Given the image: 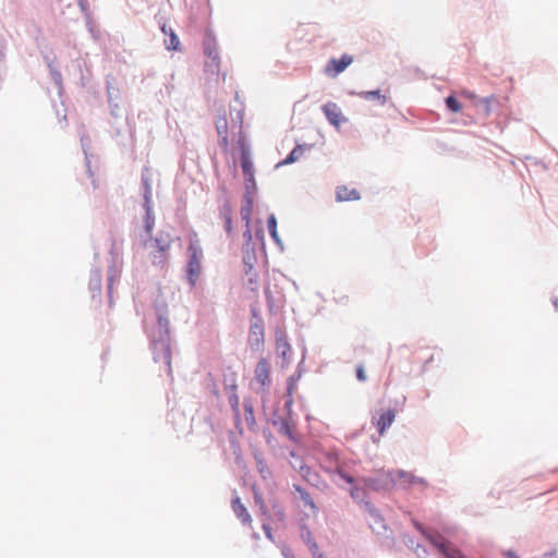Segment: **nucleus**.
<instances>
[{"mask_svg":"<svg viewBox=\"0 0 558 558\" xmlns=\"http://www.w3.org/2000/svg\"><path fill=\"white\" fill-rule=\"evenodd\" d=\"M232 122L238 125L239 128V137L236 141L240 156H245L251 154V146L247 143L244 134L242 133V123H243V106L241 105V108L236 110L235 118L232 117Z\"/></svg>","mask_w":558,"mask_h":558,"instance_id":"4468645a","label":"nucleus"},{"mask_svg":"<svg viewBox=\"0 0 558 558\" xmlns=\"http://www.w3.org/2000/svg\"><path fill=\"white\" fill-rule=\"evenodd\" d=\"M5 51H7V40L0 34V63L4 62V60H5Z\"/></svg>","mask_w":558,"mask_h":558,"instance_id":"603ef678","label":"nucleus"},{"mask_svg":"<svg viewBox=\"0 0 558 558\" xmlns=\"http://www.w3.org/2000/svg\"><path fill=\"white\" fill-rule=\"evenodd\" d=\"M360 482L364 484L367 489L374 492H386L391 489L397 484V470H381L373 475L361 477Z\"/></svg>","mask_w":558,"mask_h":558,"instance_id":"39448f33","label":"nucleus"},{"mask_svg":"<svg viewBox=\"0 0 558 558\" xmlns=\"http://www.w3.org/2000/svg\"><path fill=\"white\" fill-rule=\"evenodd\" d=\"M542 558H557L556 550L545 553Z\"/></svg>","mask_w":558,"mask_h":558,"instance_id":"69168bd1","label":"nucleus"},{"mask_svg":"<svg viewBox=\"0 0 558 558\" xmlns=\"http://www.w3.org/2000/svg\"><path fill=\"white\" fill-rule=\"evenodd\" d=\"M77 3L82 12H88L89 4L87 0H77Z\"/></svg>","mask_w":558,"mask_h":558,"instance_id":"680f3d73","label":"nucleus"},{"mask_svg":"<svg viewBox=\"0 0 558 558\" xmlns=\"http://www.w3.org/2000/svg\"><path fill=\"white\" fill-rule=\"evenodd\" d=\"M156 312V326L149 335V348L155 363H160L165 367L168 376H171V357L173 339L170 333V320L168 304L165 300L157 299L154 303Z\"/></svg>","mask_w":558,"mask_h":558,"instance_id":"f257e3e1","label":"nucleus"},{"mask_svg":"<svg viewBox=\"0 0 558 558\" xmlns=\"http://www.w3.org/2000/svg\"><path fill=\"white\" fill-rule=\"evenodd\" d=\"M265 341V324H250L248 344L253 351H262Z\"/></svg>","mask_w":558,"mask_h":558,"instance_id":"ddd939ff","label":"nucleus"},{"mask_svg":"<svg viewBox=\"0 0 558 558\" xmlns=\"http://www.w3.org/2000/svg\"><path fill=\"white\" fill-rule=\"evenodd\" d=\"M325 462H320V469L332 476V480L340 485V482L347 484L353 483V476L343 472L338 463V458L335 453L324 452Z\"/></svg>","mask_w":558,"mask_h":558,"instance_id":"6e6552de","label":"nucleus"},{"mask_svg":"<svg viewBox=\"0 0 558 558\" xmlns=\"http://www.w3.org/2000/svg\"><path fill=\"white\" fill-rule=\"evenodd\" d=\"M243 407H244V414H245L246 424L248 425V427L251 429H253L254 426L256 425V421H255V416H254L253 403L251 401H244Z\"/></svg>","mask_w":558,"mask_h":558,"instance_id":"c9c22d12","label":"nucleus"},{"mask_svg":"<svg viewBox=\"0 0 558 558\" xmlns=\"http://www.w3.org/2000/svg\"><path fill=\"white\" fill-rule=\"evenodd\" d=\"M254 199L252 195L243 194L242 205H241V218L245 221V225H248L251 221V216L253 211Z\"/></svg>","mask_w":558,"mask_h":558,"instance_id":"393cba45","label":"nucleus"},{"mask_svg":"<svg viewBox=\"0 0 558 558\" xmlns=\"http://www.w3.org/2000/svg\"><path fill=\"white\" fill-rule=\"evenodd\" d=\"M396 418V411L393 409H388L383 412L376 422V427L379 435H384L386 430L392 425Z\"/></svg>","mask_w":558,"mask_h":558,"instance_id":"aec40b11","label":"nucleus"},{"mask_svg":"<svg viewBox=\"0 0 558 558\" xmlns=\"http://www.w3.org/2000/svg\"><path fill=\"white\" fill-rule=\"evenodd\" d=\"M257 243L251 244L250 246L243 247V264L245 267V275H250L254 269V266L257 262V253H256Z\"/></svg>","mask_w":558,"mask_h":558,"instance_id":"f3484780","label":"nucleus"},{"mask_svg":"<svg viewBox=\"0 0 558 558\" xmlns=\"http://www.w3.org/2000/svg\"><path fill=\"white\" fill-rule=\"evenodd\" d=\"M356 95L360 98L368 100V101H377L380 106H384L388 100V97L386 95L381 94L379 89L363 90V92L356 93Z\"/></svg>","mask_w":558,"mask_h":558,"instance_id":"bb28decb","label":"nucleus"},{"mask_svg":"<svg viewBox=\"0 0 558 558\" xmlns=\"http://www.w3.org/2000/svg\"><path fill=\"white\" fill-rule=\"evenodd\" d=\"M219 215L225 222V230L227 233L232 232V207L230 201L225 197L222 204L219 207Z\"/></svg>","mask_w":558,"mask_h":558,"instance_id":"412c9836","label":"nucleus"},{"mask_svg":"<svg viewBox=\"0 0 558 558\" xmlns=\"http://www.w3.org/2000/svg\"><path fill=\"white\" fill-rule=\"evenodd\" d=\"M114 77L112 75L106 76V89H107V98L108 102H113L120 99V90L117 86H114Z\"/></svg>","mask_w":558,"mask_h":558,"instance_id":"c756f323","label":"nucleus"},{"mask_svg":"<svg viewBox=\"0 0 558 558\" xmlns=\"http://www.w3.org/2000/svg\"><path fill=\"white\" fill-rule=\"evenodd\" d=\"M299 470L302 474V477L308 482V476L311 475V468L300 462Z\"/></svg>","mask_w":558,"mask_h":558,"instance_id":"5fc2aeb1","label":"nucleus"},{"mask_svg":"<svg viewBox=\"0 0 558 558\" xmlns=\"http://www.w3.org/2000/svg\"><path fill=\"white\" fill-rule=\"evenodd\" d=\"M492 98L493 97H485V98L481 99V104H483L485 106V109L487 112L489 111V102H490Z\"/></svg>","mask_w":558,"mask_h":558,"instance_id":"0e129e2a","label":"nucleus"},{"mask_svg":"<svg viewBox=\"0 0 558 558\" xmlns=\"http://www.w3.org/2000/svg\"><path fill=\"white\" fill-rule=\"evenodd\" d=\"M356 378L360 380V381H364L366 380V374H365V371L362 366H359L356 368Z\"/></svg>","mask_w":558,"mask_h":558,"instance_id":"bf43d9fd","label":"nucleus"},{"mask_svg":"<svg viewBox=\"0 0 558 558\" xmlns=\"http://www.w3.org/2000/svg\"><path fill=\"white\" fill-rule=\"evenodd\" d=\"M49 74H50V78L52 80L56 87L58 88L59 95H61L63 92V81H62L61 72L58 70L57 66H51L49 69Z\"/></svg>","mask_w":558,"mask_h":558,"instance_id":"e433bc0d","label":"nucleus"},{"mask_svg":"<svg viewBox=\"0 0 558 558\" xmlns=\"http://www.w3.org/2000/svg\"><path fill=\"white\" fill-rule=\"evenodd\" d=\"M365 511L368 514V525L377 535L380 544L387 548H391L395 545L393 533L392 530L387 525L380 511L369 501H365Z\"/></svg>","mask_w":558,"mask_h":558,"instance_id":"20e7f679","label":"nucleus"},{"mask_svg":"<svg viewBox=\"0 0 558 558\" xmlns=\"http://www.w3.org/2000/svg\"><path fill=\"white\" fill-rule=\"evenodd\" d=\"M403 543L407 547L414 551L415 545L417 544L414 538L408 534L403 535Z\"/></svg>","mask_w":558,"mask_h":558,"instance_id":"6e6d98bb","label":"nucleus"},{"mask_svg":"<svg viewBox=\"0 0 558 558\" xmlns=\"http://www.w3.org/2000/svg\"><path fill=\"white\" fill-rule=\"evenodd\" d=\"M276 354L277 359H281V367H284L290 362L291 347L288 342V337L284 332L276 331Z\"/></svg>","mask_w":558,"mask_h":558,"instance_id":"f8f14e48","label":"nucleus"},{"mask_svg":"<svg viewBox=\"0 0 558 558\" xmlns=\"http://www.w3.org/2000/svg\"><path fill=\"white\" fill-rule=\"evenodd\" d=\"M350 485V488H349V492H350V496L352 497V499L359 504H363L365 506V501L366 500V489L367 487L364 486V484H362L360 482V480L357 482H355V480L353 478V483L352 484H349Z\"/></svg>","mask_w":558,"mask_h":558,"instance_id":"5701e85b","label":"nucleus"},{"mask_svg":"<svg viewBox=\"0 0 558 558\" xmlns=\"http://www.w3.org/2000/svg\"><path fill=\"white\" fill-rule=\"evenodd\" d=\"M113 281H114V270H113V268H110L108 271V278H107V290H108L109 296H111V293H112Z\"/></svg>","mask_w":558,"mask_h":558,"instance_id":"3c124183","label":"nucleus"},{"mask_svg":"<svg viewBox=\"0 0 558 558\" xmlns=\"http://www.w3.org/2000/svg\"><path fill=\"white\" fill-rule=\"evenodd\" d=\"M414 527L427 539L445 558H464L461 553L454 549L451 544L439 533L429 532L418 521H413ZM506 558H520L514 551L506 550Z\"/></svg>","mask_w":558,"mask_h":558,"instance_id":"7ed1b4c3","label":"nucleus"},{"mask_svg":"<svg viewBox=\"0 0 558 558\" xmlns=\"http://www.w3.org/2000/svg\"><path fill=\"white\" fill-rule=\"evenodd\" d=\"M141 185L143 190V206L153 205L150 179L145 174H142Z\"/></svg>","mask_w":558,"mask_h":558,"instance_id":"7c9ffc66","label":"nucleus"},{"mask_svg":"<svg viewBox=\"0 0 558 558\" xmlns=\"http://www.w3.org/2000/svg\"><path fill=\"white\" fill-rule=\"evenodd\" d=\"M353 62V57L348 53H343L339 59L331 58L326 66L324 68V74L328 77H336L342 73Z\"/></svg>","mask_w":558,"mask_h":558,"instance_id":"9b49d317","label":"nucleus"},{"mask_svg":"<svg viewBox=\"0 0 558 558\" xmlns=\"http://www.w3.org/2000/svg\"><path fill=\"white\" fill-rule=\"evenodd\" d=\"M216 130L218 136L228 134V121L226 117L218 118V120L216 121Z\"/></svg>","mask_w":558,"mask_h":558,"instance_id":"ea45409f","label":"nucleus"},{"mask_svg":"<svg viewBox=\"0 0 558 558\" xmlns=\"http://www.w3.org/2000/svg\"><path fill=\"white\" fill-rule=\"evenodd\" d=\"M361 198V194L356 189H349L345 185H340L336 190V201L337 202H348V201H359Z\"/></svg>","mask_w":558,"mask_h":558,"instance_id":"4be33fe9","label":"nucleus"},{"mask_svg":"<svg viewBox=\"0 0 558 558\" xmlns=\"http://www.w3.org/2000/svg\"><path fill=\"white\" fill-rule=\"evenodd\" d=\"M231 504L233 512L238 519L242 521L243 524L250 523L252 521L251 514L248 513L246 507L242 504L240 497H234Z\"/></svg>","mask_w":558,"mask_h":558,"instance_id":"b1692460","label":"nucleus"},{"mask_svg":"<svg viewBox=\"0 0 558 558\" xmlns=\"http://www.w3.org/2000/svg\"><path fill=\"white\" fill-rule=\"evenodd\" d=\"M236 379L234 377V375H232L229 379L226 378L225 379V389L227 391V393L229 395L230 392H236Z\"/></svg>","mask_w":558,"mask_h":558,"instance_id":"a18cd8bd","label":"nucleus"},{"mask_svg":"<svg viewBox=\"0 0 558 558\" xmlns=\"http://www.w3.org/2000/svg\"><path fill=\"white\" fill-rule=\"evenodd\" d=\"M172 243L171 235L168 232L159 231L154 238V244L159 254H154L153 264H162L166 259V253L170 250Z\"/></svg>","mask_w":558,"mask_h":558,"instance_id":"9d476101","label":"nucleus"},{"mask_svg":"<svg viewBox=\"0 0 558 558\" xmlns=\"http://www.w3.org/2000/svg\"><path fill=\"white\" fill-rule=\"evenodd\" d=\"M301 365H302V363H300L298 365L296 372L293 375H291L287 380V392L290 397V399L287 401V404H290L292 402L291 396H292L295 383L300 379L301 374H302Z\"/></svg>","mask_w":558,"mask_h":558,"instance_id":"72a5a7b5","label":"nucleus"},{"mask_svg":"<svg viewBox=\"0 0 558 558\" xmlns=\"http://www.w3.org/2000/svg\"><path fill=\"white\" fill-rule=\"evenodd\" d=\"M311 148L312 145L296 144V146L287 155V157L276 165V168L294 163L303 156L305 150H311Z\"/></svg>","mask_w":558,"mask_h":558,"instance_id":"a211bd4d","label":"nucleus"},{"mask_svg":"<svg viewBox=\"0 0 558 558\" xmlns=\"http://www.w3.org/2000/svg\"><path fill=\"white\" fill-rule=\"evenodd\" d=\"M263 529H264V531H265L266 536H267L268 538H270V539H271V538H272V535H271L270 527H269L268 525L264 524V525H263Z\"/></svg>","mask_w":558,"mask_h":558,"instance_id":"774afa93","label":"nucleus"},{"mask_svg":"<svg viewBox=\"0 0 558 558\" xmlns=\"http://www.w3.org/2000/svg\"><path fill=\"white\" fill-rule=\"evenodd\" d=\"M160 29L163 33V35L167 37L165 38V47L167 50H180V39L175 32L168 27L166 23L160 25Z\"/></svg>","mask_w":558,"mask_h":558,"instance_id":"6ab92c4d","label":"nucleus"},{"mask_svg":"<svg viewBox=\"0 0 558 558\" xmlns=\"http://www.w3.org/2000/svg\"><path fill=\"white\" fill-rule=\"evenodd\" d=\"M414 553L418 558H426L428 555L426 547L421 544L415 545Z\"/></svg>","mask_w":558,"mask_h":558,"instance_id":"864d4df0","label":"nucleus"},{"mask_svg":"<svg viewBox=\"0 0 558 558\" xmlns=\"http://www.w3.org/2000/svg\"><path fill=\"white\" fill-rule=\"evenodd\" d=\"M256 462H257V469H258L260 476L264 480L268 478L271 475V472H270L269 468L267 466V464L264 462L263 459H258V458H256Z\"/></svg>","mask_w":558,"mask_h":558,"instance_id":"37998d69","label":"nucleus"},{"mask_svg":"<svg viewBox=\"0 0 558 558\" xmlns=\"http://www.w3.org/2000/svg\"><path fill=\"white\" fill-rule=\"evenodd\" d=\"M264 293L269 314L278 315L286 304V295L282 288H280L277 283L267 281L264 288Z\"/></svg>","mask_w":558,"mask_h":558,"instance_id":"423d86ee","label":"nucleus"},{"mask_svg":"<svg viewBox=\"0 0 558 558\" xmlns=\"http://www.w3.org/2000/svg\"><path fill=\"white\" fill-rule=\"evenodd\" d=\"M218 137H219V140H218L219 146L222 147V148H227L228 145H229L228 134L227 135H220Z\"/></svg>","mask_w":558,"mask_h":558,"instance_id":"052dcab7","label":"nucleus"},{"mask_svg":"<svg viewBox=\"0 0 558 558\" xmlns=\"http://www.w3.org/2000/svg\"><path fill=\"white\" fill-rule=\"evenodd\" d=\"M398 481H403L408 486L422 485L427 486V482L423 477L413 475L404 470H397Z\"/></svg>","mask_w":558,"mask_h":558,"instance_id":"a878e982","label":"nucleus"},{"mask_svg":"<svg viewBox=\"0 0 558 558\" xmlns=\"http://www.w3.org/2000/svg\"><path fill=\"white\" fill-rule=\"evenodd\" d=\"M81 145H82L83 153L85 155L87 172H88L89 175H92L90 161H89V158H88V149L90 147V140H89V137H87L85 135H82L81 136Z\"/></svg>","mask_w":558,"mask_h":558,"instance_id":"4c0bfd02","label":"nucleus"},{"mask_svg":"<svg viewBox=\"0 0 558 558\" xmlns=\"http://www.w3.org/2000/svg\"><path fill=\"white\" fill-rule=\"evenodd\" d=\"M145 215L143 217L144 230L148 238H151V233L155 227V216L153 211V205L143 206Z\"/></svg>","mask_w":558,"mask_h":558,"instance_id":"cd10ccee","label":"nucleus"},{"mask_svg":"<svg viewBox=\"0 0 558 558\" xmlns=\"http://www.w3.org/2000/svg\"><path fill=\"white\" fill-rule=\"evenodd\" d=\"M281 553H282V556H283L284 558H295V557H294V555H293L292 549H290V548H288V547H283V548H282V550H281Z\"/></svg>","mask_w":558,"mask_h":558,"instance_id":"e2e57ef3","label":"nucleus"},{"mask_svg":"<svg viewBox=\"0 0 558 558\" xmlns=\"http://www.w3.org/2000/svg\"><path fill=\"white\" fill-rule=\"evenodd\" d=\"M43 58H44V61L48 69H50L51 66H56L54 65L56 56H51L49 53H44Z\"/></svg>","mask_w":558,"mask_h":558,"instance_id":"4d7b16f0","label":"nucleus"},{"mask_svg":"<svg viewBox=\"0 0 558 558\" xmlns=\"http://www.w3.org/2000/svg\"><path fill=\"white\" fill-rule=\"evenodd\" d=\"M248 278H247V284L250 286V289L252 291H256L257 289V282H258V275L257 272L253 269L252 272H250V275H246Z\"/></svg>","mask_w":558,"mask_h":558,"instance_id":"49530a36","label":"nucleus"},{"mask_svg":"<svg viewBox=\"0 0 558 558\" xmlns=\"http://www.w3.org/2000/svg\"><path fill=\"white\" fill-rule=\"evenodd\" d=\"M323 112L328 122L337 129L340 128L341 122L347 121V118L343 117L341 109L335 102L329 101L324 105Z\"/></svg>","mask_w":558,"mask_h":558,"instance_id":"2eb2a0df","label":"nucleus"},{"mask_svg":"<svg viewBox=\"0 0 558 558\" xmlns=\"http://www.w3.org/2000/svg\"><path fill=\"white\" fill-rule=\"evenodd\" d=\"M257 189L256 181L254 174L252 177H245V193L252 195L255 193Z\"/></svg>","mask_w":558,"mask_h":558,"instance_id":"79ce46f5","label":"nucleus"},{"mask_svg":"<svg viewBox=\"0 0 558 558\" xmlns=\"http://www.w3.org/2000/svg\"><path fill=\"white\" fill-rule=\"evenodd\" d=\"M187 251L190 253L186 266L187 280L191 287H194L201 274V258L203 251L195 242L189 244Z\"/></svg>","mask_w":558,"mask_h":558,"instance_id":"1a4fd4ad","label":"nucleus"},{"mask_svg":"<svg viewBox=\"0 0 558 558\" xmlns=\"http://www.w3.org/2000/svg\"><path fill=\"white\" fill-rule=\"evenodd\" d=\"M254 242L260 247L262 253L265 255V234L263 228H258L254 233Z\"/></svg>","mask_w":558,"mask_h":558,"instance_id":"a19ab883","label":"nucleus"},{"mask_svg":"<svg viewBox=\"0 0 558 558\" xmlns=\"http://www.w3.org/2000/svg\"><path fill=\"white\" fill-rule=\"evenodd\" d=\"M280 421H283V420L280 416L275 415V417L271 418V424L279 427Z\"/></svg>","mask_w":558,"mask_h":558,"instance_id":"338daca9","label":"nucleus"},{"mask_svg":"<svg viewBox=\"0 0 558 558\" xmlns=\"http://www.w3.org/2000/svg\"><path fill=\"white\" fill-rule=\"evenodd\" d=\"M445 104L447 109L451 112H459L462 108L461 102L453 95H449L448 97H446Z\"/></svg>","mask_w":558,"mask_h":558,"instance_id":"58836bf2","label":"nucleus"},{"mask_svg":"<svg viewBox=\"0 0 558 558\" xmlns=\"http://www.w3.org/2000/svg\"><path fill=\"white\" fill-rule=\"evenodd\" d=\"M204 54L208 59L205 62V68L207 72L211 74L218 73L220 68V57L217 49L216 38L213 36L210 31L206 32L204 41H203Z\"/></svg>","mask_w":558,"mask_h":558,"instance_id":"0eeeda50","label":"nucleus"},{"mask_svg":"<svg viewBox=\"0 0 558 558\" xmlns=\"http://www.w3.org/2000/svg\"><path fill=\"white\" fill-rule=\"evenodd\" d=\"M270 364L267 359L262 357L255 367L254 375L257 383L262 386H268L270 384Z\"/></svg>","mask_w":558,"mask_h":558,"instance_id":"dca6fc26","label":"nucleus"},{"mask_svg":"<svg viewBox=\"0 0 558 558\" xmlns=\"http://www.w3.org/2000/svg\"><path fill=\"white\" fill-rule=\"evenodd\" d=\"M108 104H109V107H110L111 116L114 117V118H119L121 116V108L119 106L118 100H116L113 102H108Z\"/></svg>","mask_w":558,"mask_h":558,"instance_id":"8fccbe9b","label":"nucleus"},{"mask_svg":"<svg viewBox=\"0 0 558 558\" xmlns=\"http://www.w3.org/2000/svg\"><path fill=\"white\" fill-rule=\"evenodd\" d=\"M240 159H241V168H242L244 178L252 177V174H254V165H253L251 154L245 155V156H240Z\"/></svg>","mask_w":558,"mask_h":558,"instance_id":"f704fd0d","label":"nucleus"},{"mask_svg":"<svg viewBox=\"0 0 558 558\" xmlns=\"http://www.w3.org/2000/svg\"><path fill=\"white\" fill-rule=\"evenodd\" d=\"M243 238L245 240V243L243 245V247L245 246H250L251 244H254V239H253V235H252V231H251V228H250V223L246 225V229L245 231L243 232Z\"/></svg>","mask_w":558,"mask_h":558,"instance_id":"09e8293b","label":"nucleus"},{"mask_svg":"<svg viewBox=\"0 0 558 558\" xmlns=\"http://www.w3.org/2000/svg\"><path fill=\"white\" fill-rule=\"evenodd\" d=\"M228 400H229V404L234 413L235 426L239 429V432L242 434L243 430L240 427L241 418H240V410H239V397H238L236 392H234V391L230 392L228 395Z\"/></svg>","mask_w":558,"mask_h":558,"instance_id":"2f4dec72","label":"nucleus"},{"mask_svg":"<svg viewBox=\"0 0 558 558\" xmlns=\"http://www.w3.org/2000/svg\"><path fill=\"white\" fill-rule=\"evenodd\" d=\"M83 65H86L85 61L83 62ZM78 69H80V71H82V63H78ZM80 80H81L82 86L85 87L88 83V77L83 72H81Z\"/></svg>","mask_w":558,"mask_h":558,"instance_id":"13d9d810","label":"nucleus"},{"mask_svg":"<svg viewBox=\"0 0 558 558\" xmlns=\"http://www.w3.org/2000/svg\"><path fill=\"white\" fill-rule=\"evenodd\" d=\"M250 312H251L250 324H257V325L264 324V319L259 313V310L256 306H251Z\"/></svg>","mask_w":558,"mask_h":558,"instance_id":"c03bdc74","label":"nucleus"},{"mask_svg":"<svg viewBox=\"0 0 558 558\" xmlns=\"http://www.w3.org/2000/svg\"><path fill=\"white\" fill-rule=\"evenodd\" d=\"M291 495L292 502L296 509L295 520L300 529L301 538L314 554V537L310 525L311 515L305 512L306 508L314 512V498L306 488L298 483L292 484Z\"/></svg>","mask_w":558,"mask_h":558,"instance_id":"f03ea898","label":"nucleus"},{"mask_svg":"<svg viewBox=\"0 0 558 558\" xmlns=\"http://www.w3.org/2000/svg\"><path fill=\"white\" fill-rule=\"evenodd\" d=\"M88 288L93 292L101 291V272L99 269H93L89 276Z\"/></svg>","mask_w":558,"mask_h":558,"instance_id":"473e14b6","label":"nucleus"},{"mask_svg":"<svg viewBox=\"0 0 558 558\" xmlns=\"http://www.w3.org/2000/svg\"><path fill=\"white\" fill-rule=\"evenodd\" d=\"M277 226H278V221H277L276 216L274 214H270L267 218V228H268L269 235L274 240V242L280 248H282L283 245H282V241L278 234Z\"/></svg>","mask_w":558,"mask_h":558,"instance_id":"c85d7f7f","label":"nucleus"},{"mask_svg":"<svg viewBox=\"0 0 558 558\" xmlns=\"http://www.w3.org/2000/svg\"><path fill=\"white\" fill-rule=\"evenodd\" d=\"M278 430L279 433H281L282 435H286L288 436L290 439H292V432H291V427L289 425V422L283 420V421H280V426L278 427Z\"/></svg>","mask_w":558,"mask_h":558,"instance_id":"de8ad7c7","label":"nucleus"}]
</instances>
